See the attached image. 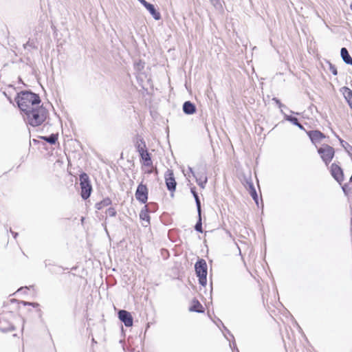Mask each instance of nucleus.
<instances>
[{
    "label": "nucleus",
    "mask_w": 352,
    "mask_h": 352,
    "mask_svg": "<svg viewBox=\"0 0 352 352\" xmlns=\"http://www.w3.org/2000/svg\"><path fill=\"white\" fill-rule=\"evenodd\" d=\"M15 100L23 112L36 107L35 106L38 105L41 102L39 96L31 91H21L17 94Z\"/></svg>",
    "instance_id": "nucleus-1"
},
{
    "label": "nucleus",
    "mask_w": 352,
    "mask_h": 352,
    "mask_svg": "<svg viewBox=\"0 0 352 352\" xmlns=\"http://www.w3.org/2000/svg\"><path fill=\"white\" fill-rule=\"evenodd\" d=\"M23 113L27 122L32 126L42 124L45 121L48 115L47 109L43 107V105L36 106Z\"/></svg>",
    "instance_id": "nucleus-2"
},
{
    "label": "nucleus",
    "mask_w": 352,
    "mask_h": 352,
    "mask_svg": "<svg viewBox=\"0 0 352 352\" xmlns=\"http://www.w3.org/2000/svg\"><path fill=\"white\" fill-rule=\"evenodd\" d=\"M195 270L197 276L199 278V283L205 286L207 283V264L206 261L203 258L197 260L195 265Z\"/></svg>",
    "instance_id": "nucleus-3"
},
{
    "label": "nucleus",
    "mask_w": 352,
    "mask_h": 352,
    "mask_svg": "<svg viewBox=\"0 0 352 352\" xmlns=\"http://www.w3.org/2000/svg\"><path fill=\"white\" fill-rule=\"evenodd\" d=\"M80 185L81 188L80 195L82 199H87L92 192V186L89 175L85 173H82L79 176Z\"/></svg>",
    "instance_id": "nucleus-4"
},
{
    "label": "nucleus",
    "mask_w": 352,
    "mask_h": 352,
    "mask_svg": "<svg viewBox=\"0 0 352 352\" xmlns=\"http://www.w3.org/2000/svg\"><path fill=\"white\" fill-rule=\"evenodd\" d=\"M318 153L324 164L328 165L334 156L335 150L332 146L324 144L318 148Z\"/></svg>",
    "instance_id": "nucleus-5"
},
{
    "label": "nucleus",
    "mask_w": 352,
    "mask_h": 352,
    "mask_svg": "<svg viewBox=\"0 0 352 352\" xmlns=\"http://www.w3.org/2000/svg\"><path fill=\"white\" fill-rule=\"evenodd\" d=\"M135 198L142 204H145L148 199V188L146 185L140 184L135 192Z\"/></svg>",
    "instance_id": "nucleus-6"
},
{
    "label": "nucleus",
    "mask_w": 352,
    "mask_h": 352,
    "mask_svg": "<svg viewBox=\"0 0 352 352\" xmlns=\"http://www.w3.org/2000/svg\"><path fill=\"white\" fill-rule=\"evenodd\" d=\"M165 183L167 189L170 192H173L176 189L177 182L172 170L168 169L164 175Z\"/></svg>",
    "instance_id": "nucleus-7"
},
{
    "label": "nucleus",
    "mask_w": 352,
    "mask_h": 352,
    "mask_svg": "<svg viewBox=\"0 0 352 352\" xmlns=\"http://www.w3.org/2000/svg\"><path fill=\"white\" fill-rule=\"evenodd\" d=\"M331 174L332 177L339 183L341 184L344 180L343 170L340 166L336 163H333L331 166Z\"/></svg>",
    "instance_id": "nucleus-8"
},
{
    "label": "nucleus",
    "mask_w": 352,
    "mask_h": 352,
    "mask_svg": "<svg viewBox=\"0 0 352 352\" xmlns=\"http://www.w3.org/2000/svg\"><path fill=\"white\" fill-rule=\"evenodd\" d=\"M118 314L120 320L123 322L126 327H130L133 325V317L130 312L126 310H120Z\"/></svg>",
    "instance_id": "nucleus-9"
},
{
    "label": "nucleus",
    "mask_w": 352,
    "mask_h": 352,
    "mask_svg": "<svg viewBox=\"0 0 352 352\" xmlns=\"http://www.w3.org/2000/svg\"><path fill=\"white\" fill-rule=\"evenodd\" d=\"M311 142L314 144L320 143L326 136L324 133L318 130H311L307 132Z\"/></svg>",
    "instance_id": "nucleus-10"
},
{
    "label": "nucleus",
    "mask_w": 352,
    "mask_h": 352,
    "mask_svg": "<svg viewBox=\"0 0 352 352\" xmlns=\"http://www.w3.org/2000/svg\"><path fill=\"white\" fill-rule=\"evenodd\" d=\"M142 5L155 20H160L161 19V14L160 12L155 9V7L153 4L150 3L146 1L142 2Z\"/></svg>",
    "instance_id": "nucleus-11"
},
{
    "label": "nucleus",
    "mask_w": 352,
    "mask_h": 352,
    "mask_svg": "<svg viewBox=\"0 0 352 352\" xmlns=\"http://www.w3.org/2000/svg\"><path fill=\"white\" fill-rule=\"evenodd\" d=\"M246 187L248 188L249 193L255 201V203L258 205V197L252 180H246Z\"/></svg>",
    "instance_id": "nucleus-12"
},
{
    "label": "nucleus",
    "mask_w": 352,
    "mask_h": 352,
    "mask_svg": "<svg viewBox=\"0 0 352 352\" xmlns=\"http://www.w3.org/2000/svg\"><path fill=\"white\" fill-rule=\"evenodd\" d=\"M182 109L184 113L187 115H192L196 112V107L195 104L190 101L184 102Z\"/></svg>",
    "instance_id": "nucleus-13"
},
{
    "label": "nucleus",
    "mask_w": 352,
    "mask_h": 352,
    "mask_svg": "<svg viewBox=\"0 0 352 352\" xmlns=\"http://www.w3.org/2000/svg\"><path fill=\"white\" fill-rule=\"evenodd\" d=\"M14 330V327L7 320L0 319V331L2 332H8Z\"/></svg>",
    "instance_id": "nucleus-14"
},
{
    "label": "nucleus",
    "mask_w": 352,
    "mask_h": 352,
    "mask_svg": "<svg viewBox=\"0 0 352 352\" xmlns=\"http://www.w3.org/2000/svg\"><path fill=\"white\" fill-rule=\"evenodd\" d=\"M340 55L343 60V61L349 65H352V58L350 56L347 49L346 47H342L340 50Z\"/></svg>",
    "instance_id": "nucleus-15"
},
{
    "label": "nucleus",
    "mask_w": 352,
    "mask_h": 352,
    "mask_svg": "<svg viewBox=\"0 0 352 352\" xmlns=\"http://www.w3.org/2000/svg\"><path fill=\"white\" fill-rule=\"evenodd\" d=\"M139 154L141 159L144 161V164L145 166H150L152 165L151 157L147 149L144 151L143 152L139 153Z\"/></svg>",
    "instance_id": "nucleus-16"
},
{
    "label": "nucleus",
    "mask_w": 352,
    "mask_h": 352,
    "mask_svg": "<svg viewBox=\"0 0 352 352\" xmlns=\"http://www.w3.org/2000/svg\"><path fill=\"white\" fill-rule=\"evenodd\" d=\"M189 310L190 311H194L197 313H203L204 312V309L201 304L196 299L192 300V305L190 307Z\"/></svg>",
    "instance_id": "nucleus-17"
},
{
    "label": "nucleus",
    "mask_w": 352,
    "mask_h": 352,
    "mask_svg": "<svg viewBox=\"0 0 352 352\" xmlns=\"http://www.w3.org/2000/svg\"><path fill=\"white\" fill-rule=\"evenodd\" d=\"M135 146L138 153L146 150V143L142 138L140 137L137 138Z\"/></svg>",
    "instance_id": "nucleus-18"
},
{
    "label": "nucleus",
    "mask_w": 352,
    "mask_h": 352,
    "mask_svg": "<svg viewBox=\"0 0 352 352\" xmlns=\"http://www.w3.org/2000/svg\"><path fill=\"white\" fill-rule=\"evenodd\" d=\"M285 119L292 123L294 125L298 126L300 129L305 130L304 126L299 122L297 118L285 114Z\"/></svg>",
    "instance_id": "nucleus-19"
},
{
    "label": "nucleus",
    "mask_w": 352,
    "mask_h": 352,
    "mask_svg": "<svg viewBox=\"0 0 352 352\" xmlns=\"http://www.w3.org/2000/svg\"><path fill=\"white\" fill-rule=\"evenodd\" d=\"M188 170L190 173L192 175V176L195 178L196 182H201L204 181V178H208L206 176V174L205 173H195L192 168L190 167H188Z\"/></svg>",
    "instance_id": "nucleus-20"
},
{
    "label": "nucleus",
    "mask_w": 352,
    "mask_h": 352,
    "mask_svg": "<svg viewBox=\"0 0 352 352\" xmlns=\"http://www.w3.org/2000/svg\"><path fill=\"white\" fill-rule=\"evenodd\" d=\"M190 192L195 198L196 206H197V212L201 213V201L199 199L197 192L195 190V187L191 188Z\"/></svg>",
    "instance_id": "nucleus-21"
},
{
    "label": "nucleus",
    "mask_w": 352,
    "mask_h": 352,
    "mask_svg": "<svg viewBox=\"0 0 352 352\" xmlns=\"http://www.w3.org/2000/svg\"><path fill=\"white\" fill-rule=\"evenodd\" d=\"M111 204V200L110 198L107 197L103 199L101 201L96 203L95 205V208L97 210H101L102 208L105 206H108Z\"/></svg>",
    "instance_id": "nucleus-22"
},
{
    "label": "nucleus",
    "mask_w": 352,
    "mask_h": 352,
    "mask_svg": "<svg viewBox=\"0 0 352 352\" xmlns=\"http://www.w3.org/2000/svg\"><path fill=\"white\" fill-rule=\"evenodd\" d=\"M344 96L347 102L349 103L350 107L352 109V90L346 87H344Z\"/></svg>",
    "instance_id": "nucleus-23"
},
{
    "label": "nucleus",
    "mask_w": 352,
    "mask_h": 352,
    "mask_svg": "<svg viewBox=\"0 0 352 352\" xmlns=\"http://www.w3.org/2000/svg\"><path fill=\"white\" fill-rule=\"evenodd\" d=\"M41 139L50 144H54L58 140V135L56 134L52 133L49 136H43L41 137Z\"/></svg>",
    "instance_id": "nucleus-24"
},
{
    "label": "nucleus",
    "mask_w": 352,
    "mask_h": 352,
    "mask_svg": "<svg viewBox=\"0 0 352 352\" xmlns=\"http://www.w3.org/2000/svg\"><path fill=\"white\" fill-rule=\"evenodd\" d=\"M148 209H142L140 212V218L141 220L146 221L148 224L150 223V216L148 214Z\"/></svg>",
    "instance_id": "nucleus-25"
},
{
    "label": "nucleus",
    "mask_w": 352,
    "mask_h": 352,
    "mask_svg": "<svg viewBox=\"0 0 352 352\" xmlns=\"http://www.w3.org/2000/svg\"><path fill=\"white\" fill-rule=\"evenodd\" d=\"M195 230L200 233L203 232L202 223H201V212L198 213V221L195 226Z\"/></svg>",
    "instance_id": "nucleus-26"
},
{
    "label": "nucleus",
    "mask_w": 352,
    "mask_h": 352,
    "mask_svg": "<svg viewBox=\"0 0 352 352\" xmlns=\"http://www.w3.org/2000/svg\"><path fill=\"white\" fill-rule=\"evenodd\" d=\"M23 48L24 49H37V45H36V43L33 40L29 39L27 43L23 44Z\"/></svg>",
    "instance_id": "nucleus-27"
},
{
    "label": "nucleus",
    "mask_w": 352,
    "mask_h": 352,
    "mask_svg": "<svg viewBox=\"0 0 352 352\" xmlns=\"http://www.w3.org/2000/svg\"><path fill=\"white\" fill-rule=\"evenodd\" d=\"M157 208V205L155 203H149L148 205H145L144 208L148 209V212H154Z\"/></svg>",
    "instance_id": "nucleus-28"
},
{
    "label": "nucleus",
    "mask_w": 352,
    "mask_h": 352,
    "mask_svg": "<svg viewBox=\"0 0 352 352\" xmlns=\"http://www.w3.org/2000/svg\"><path fill=\"white\" fill-rule=\"evenodd\" d=\"M328 65H329V71L334 75V76H336L338 74V70H337V68L336 67V66L334 65H333L331 63H330L329 61H327V62Z\"/></svg>",
    "instance_id": "nucleus-29"
},
{
    "label": "nucleus",
    "mask_w": 352,
    "mask_h": 352,
    "mask_svg": "<svg viewBox=\"0 0 352 352\" xmlns=\"http://www.w3.org/2000/svg\"><path fill=\"white\" fill-rule=\"evenodd\" d=\"M106 213L109 217H116V215L117 214L116 209L114 208H112V207L109 208L107 210Z\"/></svg>",
    "instance_id": "nucleus-30"
},
{
    "label": "nucleus",
    "mask_w": 352,
    "mask_h": 352,
    "mask_svg": "<svg viewBox=\"0 0 352 352\" xmlns=\"http://www.w3.org/2000/svg\"><path fill=\"white\" fill-rule=\"evenodd\" d=\"M224 329L230 334V336L232 338V339L234 340V338L233 335L230 332V331L228 329H227L226 327H224ZM232 350H233V352H235V350H236V352H239V349L236 347V343H235L234 341L233 342V349H232Z\"/></svg>",
    "instance_id": "nucleus-31"
},
{
    "label": "nucleus",
    "mask_w": 352,
    "mask_h": 352,
    "mask_svg": "<svg viewBox=\"0 0 352 352\" xmlns=\"http://www.w3.org/2000/svg\"><path fill=\"white\" fill-rule=\"evenodd\" d=\"M342 190H343V192H344L345 195H348V193L351 190V188H349V186L348 184H345L344 185H343L342 186Z\"/></svg>",
    "instance_id": "nucleus-32"
},
{
    "label": "nucleus",
    "mask_w": 352,
    "mask_h": 352,
    "mask_svg": "<svg viewBox=\"0 0 352 352\" xmlns=\"http://www.w3.org/2000/svg\"><path fill=\"white\" fill-rule=\"evenodd\" d=\"M24 305H31L34 307H36L38 306V304L37 302H25V301H22L21 302Z\"/></svg>",
    "instance_id": "nucleus-33"
},
{
    "label": "nucleus",
    "mask_w": 352,
    "mask_h": 352,
    "mask_svg": "<svg viewBox=\"0 0 352 352\" xmlns=\"http://www.w3.org/2000/svg\"><path fill=\"white\" fill-rule=\"evenodd\" d=\"M272 100L275 102V103L278 106L279 108L284 107V105L281 103L279 99L276 98H273Z\"/></svg>",
    "instance_id": "nucleus-34"
},
{
    "label": "nucleus",
    "mask_w": 352,
    "mask_h": 352,
    "mask_svg": "<svg viewBox=\"0 0 352 352\" xmlns=\"http://www.w3.org/2000/svg\"><path fill=\"white\" fill-rule=\"evenodd\" d=\"M204 181L201 182H199L197 183V184L200 186V188H205V186L208 182V178H204Z\"/></svg>",
    "instance_id": "nucleus-35"
},
{
    "label": "nucleus",
    "mask_w": 352,
    "mask_h": 352,
    "mask_svg": "<svg viewBox=\"0 0 352 352\" xmlns=\"http://www.w3.org/2000/svg\"><path fill=\"white\" fill-rule=\"evenodd\" d=\"M336 136H337V138L339 139V141H340V142L341 143V144H342V146H344V143H345V144H347V142H344L342 139L340 138L338 135H336Z\"/></svg>",
    "instance_id": "nucleus-36"
},
{
    "label": "nucleus",
    "mask_w": 352,
    "mask_h": 352,
    "mask_svg": "<svg viewBox=\"0 0 352 352\" xmlns=\"http://www.w3.org/2000/svg\"><path fill=\"white\" fill-rule=\"evenodd\" d=\"M10 232H11V233H12V234L13 237H14V239H16V236H18V233H17V232H13V231H12V230H10Z\"/></svg>",
    "instance_id": "nucleus-37"
},
{
    "label": "nucleus",
    "mask_w": 352,
    "mask_h": 352,
    "mask_svg": "<svg viewBox=\"0 0 352 352\" xmlns=\"http://www.w3.org/2000/svg\"><path fill=\"white\" fill-rule=\"evenodd\" d=\"M212 4L216 5L219 3V0H210Z\"/></svg>",
    "instance_id": "nucleus-38"
},
{
    "label": "nucleus",
    "mask_w": 352,
    "mask_h": 352,
    "mask_svg": "<svg viewBox=\"0 0 352 352\" xmlns=\"http://www.w3.org/2000/svg\"><path fill=\"white\" fill-rule=\"evenodd\" d=\"M142 5V2L146 1V0H138Z\"/></svg>",
    "instance_id": "nucleus-39"
},
{
    "label": "nucleus",
    "mask_w": 352,
    "mask_h": 352,
    "mask_svg": "<svg viewBox=\"0 0 352 352\" xmlns=\"http://www.w3.org/2000/svg\"><path fill=\"white\" fill-rule=\"evenodd\" d=\"M349 183H352V175L351 176V177L349 179Z\"/></svg>",
    "instance_id": "nucleus-40"
},
{
    "label": "nucleus",
    "mask_w": 352,
    "mask_h": 352,
    "mask_svg": "<svg viewBox=\"0 0 352 352\" xmlns=\"http://www.w3.org/2000/svg\"><path fill=\"white\" fill-rule=\"evenodd\" d=\"M350 8H351V10H352V3H351V5H350Z\"/></svg>",
    "instance_id": "nucleus-41"
},
{
    "label": "nucleus",
    "mask_w": 352,
    "mask_h": 352,
    "mask_svg": "<svg viewBox=\"0 0 352 352\" xmlns=\"http://www.w3.org/2000/svg\"><path fill=\"white\" fill-rule=\"evenodd\" d=\"M351 223H352V219H351Z\"/></svg>",
    "instance_id": "nucleus-42"
}]
</instances>
